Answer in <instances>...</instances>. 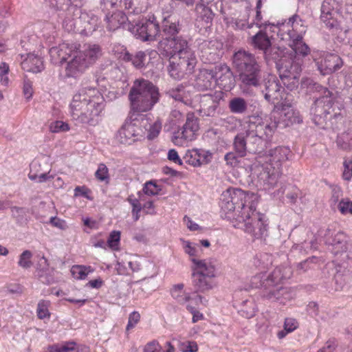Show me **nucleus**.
<instances>
[{"mask_svg":"<svg viewBox=\"0 0 352 352\" xmlns=\"http://www.w3.org/2000/svg\"><path fill=\"white\" fill-rule=\"evenodd\" d=\"M179 242L184 252L188 256L191 262L192 259H198L201 255L203 250L201 246L206 248L210 246V242L208 239H201L199 243H195L181 238Z\"/></svg>","mask_w":352,"mask_h":352,"instance_id":"28","label":"nucleus"},{"mask_svg":"<svg viewBox=\"0 0 352 352\" xmlns=\"http://www.w3.org/2000/svg\"><path fill=\"white\" fill-rule=\"evenodd\" d=\"M147 121L133 119L126 120L116 135V140L122 144H131L144 138Z\"/></svg>","mask_w":352,"mask_h":352,"instance_id":"11","label":"nucleus"},{"mask_svg":"<svg viewBox=\"0 0 352 352\" xmlns=\"http://www.w3.org/2000/svg\"><path fill=\"white\" fill-rule=\"evenodd\" d=\"M90 190L86 186H76L74 189V197H84L87 199L91 200V197L89 195Z\"/></svg>","mask_w":352,"mask_h":352,"instance_id":"61","label":"nucleus"},{"mask_svg":"<svg viewBox=\"0 0 352 352\" xmlns=\"http://www.w3.org/2000/svg\"><path fill=\"white\" fill-rule=\"evenodd\" d=\"M10 67L5 62L0 63V83L2 86L8 87L10 85L9 78Z\"/></svg>","mask_w":352,"mask_h":352,"instance_id":"44","label":"nucleus"},{"mask_svg":"<svg viewBox=\"0 0 352 352\" xmlns=\"http://www.w3.org/2000/svg\"><path fill=\"white\" fill-rule=\"evenodd\" d=\"M119 49L122 51L120 57H122L124 60L131 61L133 65L138 69L153 65L159 59V54L155 50L140 51L135 55H131L124 47H119Z\"/></svg>","mask_w":352,"mask_h":352,"instance_id":"18","label":"nucleus"},{"mask_svg":"<svg viewBox=\"0 0 352 352\" xmlns=\"http://www.w3.org/2000/svg\"><path fill=\"white\" fill-rule=\"evenodd\" d=\"M252 43L254 47L263 51L265 54L272 45L270 36L262 31L258 32L252 38Z\"/></svg>","mask_w":352,"mask_h":352,"instance_id":"36","label":"nucleus"},{"mask_svg":"<svg viewBox=\"0 0 352 352\" xmlns=\"http://www.w3.org/2000/svg\"><path fill=\"white\" fill-rule=\"evenodd\" d=\"M258 196L241 189L230 188L223 191L220 206L224 218L254 239L267 234L265 215L256 210Z\"/></svg>","mask_w":352,"mask_h":352,"instance_id":"1","label":"nucleus"},{"mask_svg":"<svg viewBox=\"0 0 352 352\" xmlns=\"http://www.w3.org/2000/svg\"><path fill=\"white\" fill-rule=\"evenodd\" d=\"M50 223L54 226L60 230H64L67 228V223L65 220L58 218L56 217H52L50 219Z\"/></svg>","mask_w":352,"mask_h":352,"instance_id":"62","label":"nucleus"},{"mask_svg":"<svg viewBox=\"0 0 352 352\" xmlns=\"http://www.w3.org/2000/svg\"><path fill=\"white\" fill-rule=\"evenodd\" d=\"M104 108L105 100L101 92L87 85L74 95L69 104V114L78 123L94 126L102 117Z\"/></svg>","mask_w":352,"mask_h":352,"instance_id":"4","label":"nucleus"},{"mask_svg":"<svg viewBox=\"0 0 352 352\" xmlns=\"http://www.w3.org/2000/svg\"><path fill=\"white\" fill-rule=\"evenodd\" d=\"M165 128L172 131L171 141L175 146H185L197 139L200 126L199 119L193 112L184 116L179 110L173 109Z\"/></svg>","mask_w":352,"mask_h":352,"instance_id":"6","label":"nucleus"},{"mask_svg":"<svg viewBox=\"0 0 352 352\" xmlns=\"http://www.w3.org/2000/svg\"><path fill=\"white\" fill-rule=\"evenodd\" d=\"M170 293L172 296L179 302H185L190 299V296L183 290V287H173Z\"/></svg>","mask_w":352,"mask_h":352,"instance_id":"47","label":"nucleus"},{"mask_svg":"<svg viewBox=\"0 0 352 352\" xmlns=\"http://www.w3.org/2000/svg\"><path fill=\"white\" fill-rule=\"evenodd\" d=\"M32 256L31 251L24 250L19 256L18 265L23 269L30 268L33 265Z\"/></svg>","mask_w":352,"mask_h":352,"instance_id":"40","label":"nucleus"},{"mask_svg":"<svg viewBox=\"0 0 352 352\" xmlns=\"http://www.w3.org/2000/svg\"><path fill=\"white\" fill-rule=\"evenodd\" d=\"M120 236L121 233L120 231H112L109 234V236L107 241V247L113 251L118 250L120 249Z\"/></svg>","mask_w":352,"mask_h":352,"instance_id":"41","label":"nucleus"},{"mask_svg":"<svg viewBox=\"0 0 352 352\" xmlns=\"http://www.w3.org/2000/svg\"><path fill=\"white\" fill-rule=\"evenodd\" d=\"M167 158L168 160L171 161L172 162L178 164L179 166L183 165V160L184 159H181L177 151L174 149H170L167 154Z\"/></svg>","mask_w":352,"mask_h":352,"instance_id":"56","label":"nucleus"},{"mask_svg":"<svg viewBox=\"0 0 352 352\" xmlns=\"http://www.w3.org/2000/svg\"><path fill=\"white\" fill-rule=\"evenodd\" d=\"M223 98L221 90H216L209 94L194 96L190 107L195 109L202 116H210L214 113L219 102Z\"/></svg>","mask_w":352,"mask_h":352,"instance_id":"15","label":"nucleus"},{"mask_svg":"<svg viewBox=\"0 0 352 352\" xmlns=\"http://www.w3.org/2000/svg\"><path fill=\"white\" fill-rule=\"evenodd\" d=\"M76 50H78L76 44L65 42L53 46L49 50L50 61L54 65H62Z\"/></svg>","mask_w":352,"mask_h":352,"instance_id":"24","label":"nucleus"},{"mask_svg":"<svg viewBox=\"0 0 352 352\" xmlns=\"http://www.w3.org/2000/svg\"><path fill=\"white\" fill-rule=\"evenodd\" d=\"M20 64L24 71L39 73L44 68L43 57L35 53H28L20 55Z\"/></svg>","mask_w":352,"mask_h":352,"instance_id":"27","label":"nucleus"},{"mask_svg":"<svg viewBox=\"0 0 352 352\" xmlns=\"http://www.w3.org/2000/svg\"><path fill=\"white\" fill-rule=\"evenodd\" d=\"M131 32L143 41H153L160 34L159 24L154 15L142 19L130 28Z\"/></svg>","mask_w":352,"mask_h":352,"instance_id":"14","label":"nucleus"},{"mask_svg":"<svg viewBox=\"0 0 352 352\" xmlns=\"http://www.w3.org/2000/svg\"><path fill=\"white\" fill-rule=\"evenodd\" d=\"M117 83H118V85H116V87H118V89L112 90L110 91V93L114 94V96H113L114 98L119 97L120 96L124 94V89L128 86V84L126 83L125 77L123 80L118 81Z\"/></svg>","mask_w":352,"mask_h":352,"instance_id":"58","label":"nucleus"},{"mask_svg":"<svg viewBox=\"0 0 352 352\" xmlns=\"http://www.w3.org/2000/svg\"><path fill=\"white\" fill-rule=\"evenodd\" d=\"M341 0H324L321 7V21L330 29L337 30L338 10Z\"/></svg>","mask_w":352,"mask_h":352,"instance_id":"21","label":"nucleus"},{"mask_svg":"<svg viewBox=\"0 0 352 352\" xmlns=\"http://www.w3.org/2000/svg\"><path fill=\"white\" fill-rule=\"evenodd\" d=\"M267 117V116H266ZM278 117V122L283 124L285 126H289L295 123H300L302 122V118L299 112L294 109L292 105V100L289 99L282 104H276L274 109L271 114L270 121H272V117L276 118ZM276 124L277 122L274 121Z\"/></svg>","mask_w":352,"mask_h":352,"instance_id":"17","label":"nucleus"},{"mask_svg":"<svg viewBox=\"0 0 352 352\" xmlns=\"http://www.w3.org/2000/svg\"><path fill=\"white\" fill-rule=\"evenodd\" d=\"M42 170L41 162L35 159L30 165V172L28 173V178L30 180H36V175H38Z\"/></svg>","mask_w":352,"mask_h":352,"instance_id":"52","label":"nucleus"},{"mask_svg":"<svg viewBox=\"0 0 352 352\" xmlns=\"http://www.w3.org/2000/svg\"><path fill=\"white\" fill-rule=\"evenodd\" d=\"M162 346L156 340L148 342L143 349V352H160Z\"/></svg>","mask_w":352,"mask_h":352,"instance_id":"59","label":"nucleus"},{"mask_svg":"<svg viewBox=\"0 0 352 352\" xmlns=\"http://www.w3.org/2000/svg\"><path fill=\"white\" fill-rule=\"evenodd\" d=\"M261 85L263 86L262 92L265 99L274 104V107L290 99L289 94L281 87L279 80L273 75H268L267 78H264Z\"/></svg>","mask_w":352,"mask_h":352,"instance_id":"13","label":"nucleus"},{"mask_svg":"<svg viewBox=\"0 0 352 352\" xmlns=\"http://www.w3.org/2000/svg\"><path fill=\"white\" fill-rule=\"evenodd\" d=\"M50 305V301L48 300H41L37 306V316L40 319L49 318L50 316V313L48 310V307Z\"/></svg>","mask_w":352,"mask_h":352,"instance_id":"45","label":"nucleus"},{"mask_svg":"<svg viewBox=\"0 0 352 352\" xmlns=\"http://www.w3.org/2000/svg\"><path fill=\"white\" fill-rule=\"evenodd\" d=\"M271 28H273L274 30L275 29L278 30V36L281 40L303 38L307 31L304 21L297 14L293 15L288 21L282 23L280 26L272 25Z\"/></svg>","mask_w":352,"mask_h":352,"instance_id":"16","label":"nucleus"},{"mask_svg":"<svg viewBox=\"0 0 352 352\" xmlns=\"http://www.w3.org/2000/svg\"><path fill=\"white\" fill-rule=\"evenodd\" d=\"M183 221L190 231L195 232L203 230L200 226L193 221L191 218L188 216H184Z\"/></svg>","mask_w":352,"mask_h":352,"instance_id":"57","label":"nucleus"},{"mask_svg":"<svg viewBox=\"0 0 352 352\" xmlns=\"http://www.w3.org/2000/svg\"><path fill=\"white\" fill-rule=\"evenodd\" d=\"M342 178L346 182L352 179V157L344 159Z\"/></svg>","mask_w":352,"mask_h":352,"instance_id":"42","label":"nucleus"},{"mask_svg":"<svg viewBox=\"0 0 352 352\" xmlns=\"http://www.w3.org/2000/svg\"><path fill=\"white\" fill-rule=\"evenodd\" d=\"M256 162L250 170L256 185L260 189L270 191L277 184L282 172L283 164L289 160L290 149L286 146H276L262 153L260 149Z\"/></svg>","mask_w":352,"mask_h":352,"instance_id":"2","label":"nucleus"},{"mask_svg":"<svg viewBox=\"0 0 352 352\" xmlns=\"http://www.w3.org/2000/svg\"><path fill=\"white\" fill-rule=\"evenodd\" d=\"M95 175L101 182L107 181L109 179V170L107 166L104 164H100Z\"/></svg>","mask_w":352,"mask_h":352,"instance_id":"53","label":"nucleus"},{"mask_svg":"<svg viewBox=\"0 0 352 352\" xmlns=\"http://www.w3.org/2000/svg\"><path fill=\"white\" fill-rule=\"evenodd\" d=\"M212 72H213L216 87L218 86L219 90L228 91L234 87V78L228 66L226 65H217Z\"/></svg>","mask_w":352,"mask_h":352,"instance_id":"25","label":"nucleus"},{"mask_svg":"<svg viewBox=\"0 0 352 352\" xmlns=\"http://www.w3.org/2000/svg\"><path fill=\"white\" fill-rule=\"evenodd\" d=\"M167 94L175 100L181 102L188 106H191L192 104V98L191 97L190 91L182 85L170 89Z\"/></svg>","mask_w":352,"mask_h":352,"instance_id":"34","label":"nucleus"},{"mask_svg":"<svg viewBox=\"0 0 352 352\" xmlns=\"http://www.w3.org/2000/svg\"><path fill=\"white\" fill-rule=\"evenodd\" d=\"M94 269L90 265H74L70 269L72 277L76 280H85Z\"/></svg>","mask_w":352,"mask_h":352,"instance_id":"37","label":"nucleus"},{"mask_svg":"<svg viewBox=\"0 0 352 352\" xmlns=\"http://www.w3.org/2000/svg\"><path fill=\"white\" fill-rule=\"evenodd\" d=\"M293 50L296 56L292 58L285 54L278 48L280 54H283L276 61V67L278 71L280 78L284 85L289 90L298 87L299 85V77L301 72V63L297 56L305 57L310 52L308 45L303 41V38H293L288 40H283Z\"/></svg>","mask_w":352,"mask_h":352,"instance_id":"5","label":"nucleus"},{"mask_svg":"<svg viewBox=\"0 0 352 352\" xmlns=\"http://www.w3.org/2000/svg\"><path fill=\"white\" fill-rule=\"evenodd\" d=\"M178 32L179 28L176 21H173L171 17L165 18L162 23V34L164 38L160 41L159 44L162 41H168V40L184 39L182 37H174Z\"/></svg>","mask_w":352,"mask_h":352,"instance_id":"33","label":"nucleus"},{"mask_svg":"<svg viewBox=\"0 0 352 352\" xmlns=\"http://www.w3.org/2000/svg\"><path fill=\"white\" fill-rule=\"evenodd\" d=\"M298 327V321L292 318H285L284 322V329L287 333H290L296 329Z\"/></svg>","mask_w":352,"mask_h":352,"instance_id":"55","label":"nucleus"},{"mask_svg":"<svg viewBox=\"0 0 352 352\" xmlns=\"http://www.w3.org/2000/svg\"><path fill=\"white\" fill-rule=\"evenodd\" d=\"M131 109L135 112L151 110L159 100L157 89L148 80H135L129 94Z\"/></svg>","mask_w":352,"mask_h":352,"instance_id":"9","label":"nucleus"},{"mask_svg":"<svg viewBox=\"0 0 352 352\" xmlns=\"http://www.w3.org/2000/svg\"><path fill=\"white\" fill-rule=\"evenodd\" d=\"M74 342H67L63 344H54L48 347L49 352H71L75 349Z\"/></svg>","mask_w":352,"mask_h":352,"instance_id":"43","label":"nucleus"},{"mask_svg":"<svg viewBox=\"0 0 352 352\" xmlns=\"http://www.w3.org/2000/svg\"><path fill=\"white\" fill-rule=\"evenodd\" d=\"M213 155L210 150L193 148L186 151L183 159L187 164L194 168H199L209 164L213 159Z\"/></svg>","mask_w":352,"mask_h":352,"instance_id":"20","label":"nucleus"},{"mask_svg":"<svg viewBox=\"0 0 352 352\" xmlns=\"http://www.w3.org/2000/svg\"><path fill=\"white\" fill-rule=\"evenodd\" d=\"M160 53L166 56L175 57L179 71L173 67L170 70V77L175 80H180L186 75L190 74L196 65L197 58L193 51L189 47L186 39L168 40L162 41L159 45Z\"/></svg>","mask_w":352,"mask_h":352,"instance_id":"7","label":"nucleus"},{"mask_svg":"<svg viewBox=\"0 0 352 352\" xmlns=\"http://www.w3.org/2000/svg\"><path fill=\"white\" fill-rule=\"evenodd\" d=\"M195 86L199 90H212L216 87V82L212 70L202 69L195 80Z\"/></svg>","mask_w":352,"mask_h":352,"instance_id":"30","label":"nucleus"},{"mask_svg":"<svg viewBox=\"0 0 352 352\" xmlns=\"http://www.w3.org/2000/svg\"><path fill=\"white\" fill-rule=\"evenodd\" d=\"M76 52L82 58V60L89 67L102 55L100 47L98 45L91 43L85 44L82 49L76 50Z\"/></svg>","mask_w":352,"mask_h":352,"instance_id":"29","label":"nucleus"},{"mask_svg":"<svg viewBox=\"0 0 352 352\" xmlns=\"http://www.w3.org/2000/svg\"><path fill=\"white\" fill-rule=\"evenodd\" d=\"M290 275V268L276 267L271 274L266 275L265 273H261L256 275L252 279V284L259 283L261 286H270V283L265 281H271L274 285L284 284L283 280L289 278Z\"/></svg>","mask_w":352,"mask_h":352,"instance_id":"23","label":"nucleus"},{"mask_svg":"<svg viewBox=\"0 0 352 352\" xmlns=\"http://www.w3.org/2000/svg\"><path fill=\"white\" fill-rule=\"evenodd\" d=\"M272 263V256L269 254H265L260 256V258L256 257L254 259V264L261 270L268 269Z\"/></svg>","mask_w":352,"mask_h":352,"instance_id":"46","label":"nucleus"},{"mask_svg":"<svg viewBox=\"0 0 352 352\" xmlns=\"http://www.w3.org/2000/svg\"><path fill=\"white\" fill-rule=\"evenodd\" d=\"M336 144L342 150H352V121L344 122L342 131L338 135Z\"/></svg>","mask_w":352,"mask_h":352,"instance_id":"31","label":"nucleus"},{"mask_svg":"<svg viewBox=\"0 0 352 352\" xmlns=\"http://www.w3.org/2000/svg\"><path fill=\"white\" fill-rule=\"evenodd\" d=\"M140 315L138 311L132 312L129 317V321L126 326V330L133 328L140 321Z\"/></svg>","mask_w":352,"mask_h":352,"instance_id":"60","label":"nucleus"},{"mask_svg":"<svg viewBox=\"0 0 352 352\" xmlns=\"http://www.w3.org/2000/svg\"><path fill=\"white\" fill-rule=\"evenodd\" d=\"M318 259L316 257L309 258L305 260V261H303L302 263H300L298 265V267L300 270H302L303 271H306L309 268H311L312 267L311 266H310V265L316 263L318 262Z\"/></svg>","mask_w":352,"mask_h":352,"instance_id":"64","label":"nucleus"},{"mask_svg":"<svg viewBox=\"0 0 352 352\" xmlns=\"http://www.w3.org/2000/svg\"><path fill=\"white\" fill-rule=\"evenodd\" d=\"M107 23V28L109 30H116L120 28L127 21L126 14L119 10L113 12L111 14L108 13L105 19Z\"/></svg>","mask_w":352,"mask_h":352,"instance_id":"35","label":"nucleus"},{"mask_svg":"<svg viewBox=\"0 0 352 352\" xmlns=\"http://www.w3.org/2000/svg\"><path fill=\"white\" fill-rule=\"evenodd\" d=\"M233 63L242 85L255 87L261 86L264 76L253 54L243 50L238 51L233 56Z\"/></svg>","mask_w":352,"mask_h":352,"instance_id":"8","label":"nucleus"},{"mask_svg":"<svg viewBox=\"0 0 352 352\" xmlns=\"http://www.w3.org/2000/svg\"><path fill=\"white\" fill-rule=\"evenodd\" d=\"M146 129V131H148L147 138L149 140H153L158 136L160 134L161 129H162V122L160 120H157L155 121L151 125H150V127L148 129Z\"/></svg>","mask_w":352,"mask_h":352,"instance_id":"50","label":"nucleus"},{"mask_svg":"<svg viewBox=\"0 0 352 352\" xmlns=\"http://www.w3.org/2000/svg\"><path fill=\"white\" fill-rule=\"evenodd\" d=\"M338 210L343 215L352 214V201L349 199H342L338 204Z\"/></svg>","mask_w":352,"mask_h":352,"instance_id":"49","label":"nucleus"},{"mask_svg":"<svg viewBox=\"0 0 352 352\" xmlns=\"http://www.w3.org/2000/svg\"><path fill=\"white\" fill-rule=\"evenodd\" d=\"M50 130L52 133L65 132L69 130V126L67 122L56 120L50 124Z\"/></svg>","mask_w":352,"mask_h":352,"instance_id":"51","label":"nucleus"},{"mask_svg":"<svg viewBox=\"0 0 352 352\" xmlns=\"http://www.w3.org/2000/svg\"><path fill=\"white\" fill-rule=\"evenodd\" d=\"M69 58L70 59L67 61L65 67V76L77 79L84 74L89 67L82 58L77 54L76 50Z\"/></svg>","mask_w":352,"mask_h":352,"instance_id":"26","label":"nucleus"},{"mask_svg":"<svg viewBox=\"0 0 352 352\" xmlns=\"http://www.w3.org/2000/svg\"><path fill=\"white\" fill-rule=\"evenodd\" d=\"M33 92L32 82L29 80L25 79L23 85V93L25 98L30 100L32 97Z\"/></svg>","mask_w":352,"mask_h":352,"instance_id":"54","label":"nucleus"},{"mask_svg":"<svg viewBox=\"0 0 352 352\" xmlns=\"http://www.w3.org/2000/svg\"><path fill=\"white\" fill-rule=\"evenodd\" d=\"M314 60L322 75L330 74L342 66V59L336 54L322 52L318 57L314 56Z\"/></svg>","mask_w":352,"mask_h":352,"instance_id":"19","label":"nucleus"},{"mask_svg":"<svg viewBox=\"0 0 352 352\" xmlns=\"http://www.w3.org/2000/svg\"><path fill=\"white\" fill-rule=\"evenodd\" d=\"M196 12L197 17L196 25L200 29L208 28L213 19V13L212 10L204 4H197L196 6Z\"/></svg>","mask_w":352,"mask_h":352,"instance_id":"32","label":"nucleus"},{"mask_svg":"<svg viewBox=\"0 0 352 352\" xmlns=\"http://www.w3.org/2000/svg\"><path fill=\"white\" fill-rule=\"evenodd\" d=\"M138 197H135L134 195L129 196L127 200L132 206V214L134 221H138L140 218V212L142 210V201H145L144 195L142 192H138Z\"/></svg>","mask_w":352,"mask_h":352,"instance_id":"38","label":"nucleus"},{"mask_svg":"<svg viewBox=\"0 0 352 352\" xmlns=\"http://www.w3.org/2000/svg\"><path fill=\"white\" fill-rule=\"evenodd\" d=\"M75 16H78L77 32L89 36L94 32L98 25V18L91 12L82 11L79 8H75Z\"/></svg>","mask_w":352,"mask_h":352,"instance_id":"22","label":"nucleus"},{"mask_svg":"<svg viewBox=\"0 0 352 352\" xmlns=\"http://www.w3.org/2000/svg\"><path fill=\"white\" fill-rule=\"evenodd\" d=\"M192 280L195 286H202L206 277L213 278L217 274V261L213 258L192 260Z\"/></svg>","mask_w":352,"mask_h":352,"instance_id":"12","label":"nucleus"},{"mask_svg":"<svg viewBox=\"0 0 352 352\" xmlns=\"http://www.w3.org/2000/svg\"><path fill=\"white\" fill-rule=\"evenodd\" d=\"M301 86L302 88L307 87L309 92L317 91L321 94L316 98L314 107L311 109V114L314 116L313 120L316 124H321V120L324 119L331 111H334L336 107L340 109L338 102H333L332 93L327 89L308 78L302 81Z\"/></svg>","mask_w":352,"mask_h":352,"instance_id":"10","label":"nucleus"},{"mask_svg":"<svg viewBox=\"0 0 352 352\" xmlns=\"http://www.w3.org/2000/svg\"><path fill=\"white\" fill-rule=\"evenodd\" d=\"M142 191V194L148 196H154L159 194L161 191V188L160 186L157 185L156 183L151 181L144 184Z\"/></svg>","mask_w":352,"mask_h":352,"instance_id":"48","label":"nucleus"},{"mask_svg":"<svg viewBox=\"0 0 352 352\" xmlns=\"http://www.w3.org/2000/svg\"><path fill=\"white\" fill-rule=\"evenodd\" d=\"M266 291L265 293L267 294L265 295V297L268 299H278L279 298L280 291L282 288H277V287H265Z\"/></svg>","mask_w":352,"mask_h":352,"instance_id":"63","label":"nucleus"},{"mask_svg":"<svg viewBox=\"0 0 352 352\" xmlns=\"http://www.w3.org/2000/svg\"><path fill=\"white\" fill-rule=\"evenodd\" d=\"M229 109L231 112L236 114L244 113L248 109V104L245 99L240 97L233 98L229 102Z\"/></svg>","mask_w":352,"mask_h":352,"instance_id":"39","label":"nucleus"},{"mask_svg":"<svg viewBox=\"0 0 352 352\" xmlns=\"http://www.w3.org/2000/svg\"><path fill=\"white\" fill-rule=\"evenodd\" d=\"M276 123L270 121L267 116L259 115L248 117L242 124V131L235 138V151L240 156L245 155L248 148L258 152L270 141Z\"/></svg>","mask_w":352,"mask_h":352,"instance_id":"3","label":"nucleus"}]
</instances>
